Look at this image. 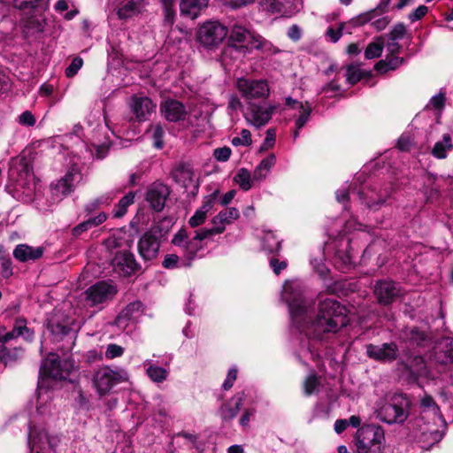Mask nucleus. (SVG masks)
I'll list each match as a JSON object with an SVG mask.
<instances>
[{
    "mask_svg": "<svg viewBox=\"0 0 453 453\" xmlns=\"http://www.w3.org/2000/svg\"><path fill=\"white\" fill-rule=\"evenodd\" d=\"M347 308L334 298L319 300L314 315L310 318L304 328V336L308 340L307 349L316 360L320 357L316 342H328L335 334L349 325Z\"/></svg>",
    "mask_w": 453,
    "mask_h": 453,
    "instance_id": "obj_1",
    "label": "nucleus"
},
{
    "mask_svg": "<svg viewBox=\"0 0 453 453\" xmlns=\"http://www.w3.org/2000/svg\"><path fill=\"white\" fill-rule=\"evenodd\" d=\"M227 29L226 42L221 52L224 59H236L244 57L253 50H262L267 43L260 35L251 32L237 23L233 24Z\"/></svg>",
    "mask_w": 453,
    "mask_h": 453,
    "instance_id": "obj_2",
    "label": "nucleus"
},
{
    "mask_svg": "<svg viewBox=\"0 0 453 453\" xmlns=\"http://www.w3.org/2000/svg\"><path fill=\"white\" fill-rule=\"evenodd\" d=\"M171 227V220L165 218L153 225L140 237L137 250L144 262L152 261L158 257L161 243L166 240Z\"/></svg>",
    "mask_w": 453,
    "mask_h": 453,
    "instance_id": "obj_3",
    "label": "nucleus"
},
{
    "mask_svg": "<svg viewBox=\"0 0 453 453\" xmlns=\"http://www.w3.org/2000/svg\"><path fill=\"white\" fill-rule=\"evenodd\" d=\"M71 366V363L67 359L61 360L58 356L51 354L44 360L40 368L38 394L40 395L42 390H48L50 380H65L69 375Z\"/></svg>",
    "mask_w": 453,
    "mask_h": 453,
    "instance_id": "obj_4",
    "label": "nucleus"
},
{
    "mask_svg": "<svg viewBox=\"0 0 453 453\" xmlns=\"http://www.w3.org/2000/svg\"><path fill=\"white\" fill-rule=\"evenodd\" d=\"M385 443L384 429L377 425L359 427L355 435L357 453H382Z\"/></svg>",
    "mask_w": 453,
    "mask_h": 453,
    "instance_id": "obj_5",
    "label": "nucleus"
},
{
    "mask_svg": "<svg viewBox=\"0 0 453 453\" xmlns=\"http://www.w3.org/2000/svg\"><path fill=\"white\" fill-rule=\"evenodd\" d=\"M228 29L219 21L208 20L203 22L196 30V40L203 47L213 50L223 42Z\"/></svg>",
    "mask_w": 453,
    "mask_h": 453,
    "instance_id": "obj_6",
    "label": "nucleus"
},
{
    "mask_svg": "<svg viewBox=\"0 0 453 453\" xmlns=\"http://www.w3.org/2000/svg\"><path fill=\"white\" fill-rule=\"evenodd\" d=\"M410 404V400L405 395H394L390 402L386 403L381 409V414L384 415L382 420L388 424H403L409 416L408 409Z\"/></svg>",
    "mask_w": 453,
    "mask_h": 453,
    "instance_id": "obj_7",
    "label": "nucleus"
},
{
    "mask_svg": "<svg viewBox=\"0 0 453 453\" xmlns=\"http://www.w3.org/2000/svg\"><path fill=\"white\" fill-rule=\"evenodd\" d=\"M171 193L172 190L168 185L157 180L147 187L144 200L153 212L158 213L164 211Z\"/></svg>",
    "mask_w": 453,
    "mask_h": 453,
    "instance_id": "obj_8",
    "label": "nucleus"
},
{
    "mask_svg": "<svg viewBox=\"0 0 453 453\" xmlns=\"http://www.w3.org/2000/svg\"><path fill=\"white\" fill-rule=\"evenodd\" d=\"M171 243L182 250L188 266L191 265L192 262L198 257V253L203 249V244L200 241L195 240V237L189 238L184 226L173 235Z\"/></svg>",
    "mask_w": 453,
    "mask_h": 453,
    "instance_id": "obj_9",
    "label": "nucleus"
},
{
    "mask_svg": "<svg viewBox=\"0 0 453 453\" xmlns=\"http://www.w3.org/2000/svg\"><path fill=\"white\" fill-rule=\"evenodd\" d=\"M366 356L380 364H392L398 360L400 351L395 342H383L376 345L369 343L365 345Z\"/></svg>",
    "mask_w": 453,
    "mask_h": 453,
    "instance_id": "obj_10",
    "label": "nucleus"
},
{
    "mask_svg": "<svg viewBox=\"0 0 453 453\" xmlns=\"http://www.w3.org/2000/svg\"><path fill=\"white\" fill-rule=\"evenodd\" d=\"M377 303L381 306H389L402 296L399 283L389 280H379L373 287Z\"/></svg>",
    "mask_w": 453,
    "mask_h": 453,
    "instance_id": "obj_11",
    "label": "nucleus"
},
{
    "mask_svg": "<svg viewBox=\"0 0 453 453\" xmlns=\"http://www.w3.org/2000/svg\"><path fill=\"white\" fill-rule=\"evenodd\" d=\"M73 321L61 310H54L47 319V328L57 341H62L73 331L72 328Z\"/></svg>",
    "mask_w": 453,
    "mask_h": 453,
    "instance_id": "obj_12",
    "label": "nucleus"
},
{
    "mask_svg": "<svg viewBox=\"0 0 453 453\" xmlns=\"http://www.w3.org/2000/svg\"><path fill=\"white\" fill-rule=\"evenodd\" d=\"M236 88L247 100L266 98L270 94L268 83L265 80L238 78Z\"/></svg>",
    "mask_w": 453,
    "mask_h": 453,
    "instance_id": "obj_13",
    "label": "nucleus"
},
{
    "mask_svg": "<svg viewBox=\"0 0 453 453\" xmlns=\"http://www.w3.org/2000/svg\"><path fill=\"white\" fill-rule=\"evenodd\" d=\"M49 0H30V35L42 38L46 26L45 12Z\"/></svg>",
    "mask_w": 453,
    "mask_h": 453,
    "instance_id": "obj_14",
    "label": "nucleus"
},
{
    "mask_svg": "<svg viewBox=\"0 0 453 453\" xmlns=\"http://www.w3.org/2000/svg\"><path fill=\"white\" fill-rule=\"evenodd\" d=\"M288 306L292 326L304 335V328L308 326L310 318L312 317L308 313L306 302L301 298H294L288 303Z\"/></svg>",
    "mask_w": 453,
    "mask_h": 453,
    "instance_id": "obj_15",
    "label": "nucleus"
},
{
    "mask_svg": "<svg viewBox=\"0 0 453 453\" xmlns=\"http://www.w3.org/2000/svg\"><path fill=\"white\" fill-rule=\"evenodd\" d=\"M111 265L125 276H131L142 268L134 253L128 250H118L111 259Z\"/></svg>",
    "mask_w": 453,
    "mask_h": 453,
    "instance_id": "obj_16",
    "label": "nucleus"
},
{
    "mask_svg": "<svg viewBox=\"0 0 453 453\" xmlns=\"http://www.w3.org/2000/svg\"><path fill=\"white\" fill-rule=\"evenodd\" d=\"M75 175L74 169L68 170L63 177L50 184L51 198L54 202L62 201L75 190Z\"/></svg>",
    "mask_w": 453,
    "mask_h": 453,
    "instance_id": "obj_17",
    "label": "nucleus"
},
{
    "mask_svg": "<svg viewBox=\"0 0 453 453\" xmlns=\"http://www.w3.org/2000/svg\"><path fill=\"white\" fill-rule=\"evenodd\" d=\"M115 286L102 280L90 286L86 291V299L90 302L91 306L103 303L111 299L117 294Z\"/></svg>",
    "mask_w": 453,
    "mask_h": 453,
    "instance_id": "obj_18",
    "label": "nucleus"
},
{
    "mask_svg": "<svg viewBox=\"0 0 453 453\" xmlns=\"http://www.w3.org/2000/svg\"><path fill=\"white\" fill-rule=\"evenodd\" d=\"M128 105L138 122L146 121L156 109V104L150 97L136 94L130 97Z\"/></svg>",
    "mask_w": 453,
    "mask_h": 453,
    "instance_id": "obj_19",
    "label": "nucleus"
},
{
    "mask_svg": "<svg viewBox=\"0 0 453 453\" xmlns=\"http://www.w3.org/2000/svg\"><path fill=\"white\" fill-rule=\"evenodd\" d=\"M122 380V376L119 373L109 368H104L96 372L94 382L98 394L100 395H104L109 393L115 385Z\"/></svg>",
    "mask_w": 453,
    "mask_h": 453,
    "instance_id": "obj_20",
    "label": "nucleus"
},
{
    "mask_svg": "<svg viewBox=\"0 0 453 453\" xmlns=\"http://www.w3.org/2000/svg\"><path fill=\"white\" fill-rule=\"evenodd\" d=\"M160 111L165 119L169 122L184 120L188 114L185 105L181 102L172 98L161 102Z\"/></svg>",
    "mask_w": 453,
    "mask_h": 453,
    "instance_id": "obj_21",
    "label": "nucleus"
},
{
    "mask_svg": "<svg viewBox=\"0 0 453 453\" xmlns=\"http://www.w3.org/2000/svg\"><path fill=\"white\" fill-rule=\"evenodd\" d=\"M430 358L441 365L453 364V340L445 339L437 342L433 347Z\"/></svg>",
    "mask_w": 453,
    "mask_h": 453,
    "instance_id": "obj_22",
    "label": "nucleus"
},
{
    "mask_svg": "<svg viewBox=\"0 0 453 453\" xmlns=\"http://www.w3.org/2000/svg\"><path fill=\"white\" fill-rule=\"evenodd\" d=\"M250 119H247L256 127H260L266 125L272 119L277 107L276 105H270L264 107L260 104L250 103L249 107Z\"/></svg>",
    "mask_w": 453,
    "mask_h": 453,
    "instance_id": "obj_23",
    "label": "nucleus"
},
{
    "mask_svg": "<svg viewBox=\"0 0 453 453\" xmlns=\"http://www.w3.org/2000/svg\"><path fill=\"white\" fill-rule=\"evenodd\" d=\"M244 396V392L237 393L220 405L218 413L224 423L232 421L237 416L243 403Z\"/></svg>",
    "mask_w": 453,
    "mask_h": 453,
    "instance_id": "obj_24",
    "label": "nucleus"
},
{
    "mask_svg": "<svg viewBox=\"0 0 453 453\" xmlns=\"http://www.w3.org/2000/svg\"><path fill=\"white\" fill-rule=\"evenodd\" d=\"M209 4V0H180V15L190 19H196L201 15Z\"/></svg>",
    "mask_w": 453,
    "mask_h": 453,
    "instance_id": "obj_25",
    "label": "nucleus"
},
{
    "mask_svg": "<svg viewBox=\"0 0 453 453\" xmlns=\"http://www.w3.org/2000/svg\"><path fill=\"white\" fill-rule=\"evenodd\" d=\"M406 342L411 347L426 348L432 344L431 334L418 326H412L405 332Z\"/></svg>",
    "mask_w": 453,
    "mask_h": 453,
    "instance_id": "obj_26",
    "label": "nucleus"
},
{
    "mask_svg": "<svg viewBox=\"0 0 453 453\" xmlns=\"http://www.w3.org/2000/svg\"><path fill=\"white\" fill-rule=\"evenodd\" d=\"M171 176L173 180L187 188L188 182L193 183L194 172L189 163L179 162L172 170Z\"/></svg>",
    "mask_w": 453,
    "mask_h": 453,
    "instance_id": "obj_27",
    "label": "nucleus"
},
{
    "mask_svg": "<svg viewBox=\"0 0 453 453\" xmlns=\"http://www.w3.org/2000/svg\"><path fill=\"white\" fill-rule=\"evenodd\" d=\"M107 219V215L104 212H100L97 216L89 218L88 219L78 224L72 229L73 237H79L82 233L88 229L103 224Z\"/></svg>",
    "mask_w": 453,
    "mask_h": 453,
    "instance_id": "obj_28",
    "label": "nucleus"
},
{
    "mask_svg": "<svg viewBox=\"0 0 453 453\" xmlns=\"http://www.w3.org/2000/svg\"><path fill=\"white\" fill-rule=\"evenodd\" d=\"M262 249L267 254L280 256L282 249V241L277 240L273 234H267L263 238Z\"/></svg>",
    "mask_w": 453,
    "mask_h": 453,
    "instance_id": "obj_29",
    "label": "nucleus"
},
{
    "mask_svg": "<svg viewBox=\"0 0 453 453\" xmlns=\"http://www.w3.org/2000/svg\"><path fill=\"white\" fill-rule=\"evenodd\" d=\"M453 149V144L451 142V137L449 134H443L442 141H438L435 142L433 150L432 155L439 159H443L447 157V151L451 150Z\"/></svg>",
    "mask_w": 453,
    "mask_h": 453,
    "instance_id": "obj_30",
    "label": "nucleus"
},
{
    "mask_svg": "<svg viewBox=\"0 0 453 453\" xmlns=\"http://www.w3.org/2000/svg\"><path fill=\"white\" fill-rule=\"evenodd\" d=\"M160 3L163 7V24L172 27L176 17L175 0H160Z\"/></svg>",
    "mask_w": 453,
    "mask_h": 453,
    "instance_id": "obj_31",
    "label": "nucleus"
},
{
    "mask_svg": "<svg viewBox=\"0 0 453 453\" xmlns=\"http://www.w3.org/2000/svg\"><path fill=\"white\" fill-rule=\"evenodd\" d=\"M397 369L401 372L402 377L405 378V380L409 384L417 383L419 380V374L417 371L410 365L409 361L401 360L397 362Z\"/></svg>",
    "mask_w": 453,
    "mask_h": 453,
    "instance_id": "obj_32",
    "label": "nucleus"
},
{
    "mask_svg": "<svg viewBox=\"0 0 453 453\" xmlns=\"http://www.w3.org/2000/svg\"><path fill=\"white\" fill-rule=\"evenodd\" d=\"M135 193L133 191L125 195L113 209V217L119 219L122 218L127 211V208L134 203Z\"/></svg>",
    "mask_w": 453,
    "mask_h": 453,
    "instance_id": "obj_33",
    "label": "nucleus"
},
{
    "mask_svg": "<svg viewBox=\"0 0 453 453\" xmlns=\"http://www.w3.org/2000/svg\"><path fill=\"white\" fill-rule=\"evenodd\" d=\"M239 217V211L234 207H231L219 211L214 218H212L211 223L213 225L230 224L232 219H237Z\"/></svg>",
    "mask_w": 453,
    "mask_h": 453,
    "instance_id": "obj_34",
    "label": "nucleus"
},
{
    "mask_svg": "<svg viewBox=\"0 0 453 453\" xmlns=\"http://www.w3.org/2000/svg\"><path fill=\"white\" fill-rule=\"evenodd\" d=\"M142 303L141 301H134L128 303L118 315L119 319L132 320L136 318L142 309Z\"/></svg>",
    "mask_w": 453,
    "mask_h": 453,
    "instance_id": "obj_35",
    "label": "nucleus"
},
{
    "mask_svg": "<svg viewBox=\"0 0 453 453\" xmlns=\"http://www.w3.org/2000/svg\"><path fill=\"white\" fill-rule=\"evenodd\" d=\"M376 16V10H370L368 12L357 15V17L352 18L346 23L348 28L351 30L352 28L365 26V24L372 20Z\"/></svg>",
    "mask_w": 453,
    "mask_h": 453,
    "instance_id": "obj_36",
    "label": "nucleus"
},
{
    "mask_svg": "<svg viewBox=\"0 0 453 453\" xmlns=\"http://www.w3.org/2000/svg\"><path fill=\"white\" fill-rule=\"evenodd\" d=\"M384 49L383 38L378 37L375 42L368 43L365 50V58L366 59L378 58L381 56Z\"/></svg>",
    "mask_w": 453,
    "mask_h": 453,
    "instance_id": "obj_37",
    "label": "nucleus"
},
{
    "mask_svg": "<svg viewBox=\"0 0 453 453\" xmlns=\"http://www.w3.org/2000/svg\"><path fill=\"white\" fill-rule=\"evenodd\" d=\"M139 13L137 4L134 0L127 1L118 9L117 14L119 19L127 20Z\"/></svg>",
    "mask_w": 453,
    "mask_h": 453,
    "instance_id": "obj_38",
    "label": "nucleus"
},
{
    "mask_svg": "<svg viewBox=\"0 0 453 453\" xmlns=\"http://www.w3.org/2000/svg\"><path fill=\"white\" fill-rule=\"evenodd\" d=\"M11 171L12 173L16 172L19 176H24L25 178L27 176L28 159L24 153L12 159Z\"/></svg>",
    "mask_w": 453,
    "mask_h": 453,
    "instance_id": "obj_39",
    "label": "nucleus"
},
{
    "mask_svg": "<svg viewBox=\"0 0 453 453\" xmlns=\"http://www.w3.org/2000/svg\"><path fill=\"white\" fill-rule=\"evenodd\" d=\"M346 70V81L348 84L354 86L357 82H359L361 78V69L359 68V64L355 65L354 63L349 64L345 66Z\"/></svg>",
    "mask_w": 453,
    "mask_h": 453,
    "instance_id": "obj_40",
    "label": "nucleus"
},
{
    "mask_svg": "<svg viewBox=\"0 0 453 453\" xmlns=\"http://www.w3.org/2000/svg\"><path fill=\"white\" fill-rule=\"evenodd\" d=\"M320 385L319 377L316 372L308 375L303 381V393L306 396H310L315 393Z\"/></svg>",
    "mask_w": 453,
    "mask_h": 453,
    "instance_id": "obj_41",
    "label": "nucleus"
},
{
    "mask_svg": "<svg viewBox=\"0 0 453 453\" xmlns=\"http://www.w3.org/2000/svg\"><path fill=\"white\" fill-rule=\"evenodd\" d=\"M343 31H345L347 34H349V35L352 34V31L348 28L347 23L341 22L339 24L338 28H336V29L334 28L333 27H328L326 31V35L330 38V41L332 42L335 43L341 39Z\"/></svg>",
    "mask_w": 453,
    "mask_h": 453,
    "instance_id": "obj_42",
    "label": "nucleus"
},
{
    "mask_svg": "<svg viewBox=\"0 0 453 453\" xmlns=\"http://www.w3.org/2000/svg\"><path fill=\"white\" fill-rule=\"evenodd\" d=\"M250 179V173L246 168H241L234 178V181L238 183L240 188L244 191H248L251 188Z\"/></svg>",
    "mask_w": 453,
    "mask_h": 453,
    "instance_id": "obj_43",
    "label": "nucleus"
},
{
    "mask_svg": "<svg viewBox=\"0 0 453 453\" xmlns=\"http://www.w3.org/2000/svg\"><path fill=\"white\" fill-rule=\"evenodd\" d=\"M298 110H300V115L296 120V127L297 129H301L305 126V124L309 120L312 109L309 102L306 101L303 104V107L298 108Z\"/></svg>",
    "mask_w": 453,
    "mask_h": 453,
    "instance_id": "obj_44",
    "label": "nucleus"
},
{
    "mask_svg": "<svg viewBox=\"0 0 453 453\" xmlns=\"http://www.w3.org/2000/svg\"><path fill=\"white\" fill-rule=\"evenodd\" d=\"M259 4L265 11L271 13H280L284 7L283 0H259Z\"/></svg>",
    "mask_w": 453,
    "mask_h": 453,
    "instance_id": "obj_45",
    "label": "nucleus"
},
{
    "mask_svg": "<svg viewBox=\"0 0 453 453\" xmlns=\"http://www.w3.org/2000/svg\"><path fill=\"white\" fill-rule=\"evenodd\" d=\"M148 376L155 382H162L166 379L167 372L165 368L150 365L147 369Z\"/></svg>",
    "mask_w": 453,
    "mask_h": 453,
    "instance_id": "obj_46",
    "label": "nucleus"
},
{
    "mask_svg": "<svg viewBox=\"0 0 453 453\" xmlns=\"http://www.w3.org/2000/svg\"><path fill=\"white\" fill-rule=\"evenodd\" d=\"M405 356L407 357V360L409 361L410 365H411V366L420 375V372L426 367L424 357L421 355H411L410 350L405 351Z\"/></svg>",
    "mask_w": 453,
    "mask_h": 453,
    "instance_id": "obj_47",
    "label": "nucleus"
},
{
    "mask_svg": "<svg viewBox=\"0 0 453 453\" xmlns=\"http://www.w3.org/2000/svg\"><path fill=\"white\" fill-rule=\"evenodd\" d=\"M164 136H165V130L161 124H157L155 126L153 129L152 134V139H153V147L157 150L163 149L165 142H164Z\"/></svg>",
    "mask_w": 453,
    "mask_h": 453,
    "instance_id": "obj_48",
    "label": "nucleus"
},
{
    "mask_svg": "<svg viewBox=\"0 0 453 453\" xmlns=\"http://www.w3.org/2000/svg\"><path fill=\"white\" fill-rule=\"evenodd\" d=\"M406 35V26L403 22L395 25L390 32L387 35L390 41L401 40Z\"/></svg>",
    "mask_w": 453,
    "mask_h": 453,
    "instance_id": "obj_49",
    "label": "nucleus"
},
{
    "mask_svg": "<svg viewBox=\"0 0 453 453\" xmlns=\"http://www.w3.org/2000/svg\"><path fill=\"white\" fill-rule=\"evenodd\" d=\"M276 131L274 128H269L266 131V136L259 148V152H265L272 149L275 144Z\"/></svg>",
    "mask_w": 453,
    "mask_h": 453,
    "instance_id": "obj_50",
    "label": "nucleus"
},
{
    "mask_svg": "<svg viewBox=\"0 0 453 453\" xmlns=\"http://www.w3.org/2000/svg\"><path fill=\"white\" fill-rule=\"evenodd\" d=\"M231 143L233 146H250L252 143L251 133L248 129L241 131V137L235 136L232 139Z\"/></svg>",
    "mask_w": 453,
    "mask_h": 453,
    "instance_id": "obj_51",
    "label": "nucleus"
},
{
    "mask_svg": "<svg viewBox=\"0 0 453 453\" xmlns=\"http://www.w3.org/2000/svg\"><path fill=\"white\" fill-rule=\"evenodd\" d=\"M83 65V59L81 57H75L71 64L66 67L65 73L67 78L74 77Z\"/></svg>",
    "mask_w": 453,
    "mask_h": 453,
    "instance_id": "obj_52",
    "label": "nucleus"
},
{
    "mask_svg": "<svg viewBox=\"0 0 453 453\" xmlns=\"http://www.w3.org/2000/svg\"><path fill=\"white\" fill-rule=\"evenodd\" d=\"M219 195V190L216 189L209 196H206L203 198L202 205L198 208L204 211V213H208L214 206L215 201Z\"/></svg>",
    "mask_w": 453,
    "mask_h": 453,
    "instance_id": "obj_53",
    "label": "nucleus"
},
{
    "mask_svg": "<svg viewBox=\"0 0 453 453\" xmlns=\"http://www.w3.org/2000/svg\"><path fill=\"white\" fill-rule=\"evenodd\" d=\"M390 197V193L385 190L384 194H380L377 200H369L366 202V206L373 211L379 210L381 206L387 203L388 199Z\"/></svg>",
    "mask_w": 453,
    "mask_h": 453,
    "instance_id": "obj_54",
    "label": "nucleus"
},
{
    "mask_svg": "<svg viewBox=\"0 0 453 453\" xmlns=\"http://www.w3.org/2000/svg\"><path fill=\"white\" fill-rule=\"evenodd\" d=\"M207 219V214L203 211L197 209L194 215L188 219V225L193 227L202 226Z\"/></svg>",
    "mask_w": 453,
    "mask_h": 453,
    "instance_id": "obj_55",
    "label": "nucleus"
},
{
    "mask_svg": "<svg viewBox=\"0 0 453 453\" xmlns=\"http://www.w3.org/2000/svg\"><path fill=\"white\" fill-rule=\"evenodd\" d=\"M176 436L187 439L192 444V448L197 450L202 449V444L198 441V436L196 434L186 431H180L176 434Z\"/></svg>",
    "mask_w": 453,
    "mask_h": 453,
    "instance_id": "obj_56",
    "label": "nucleus"
},
{
    "mask_svg": "<svg viewBox=\"0 0 453 453\" xmlns=\"http://www.w3.org/2000/svg\"><path fill=\"white\" fill-rule=\"evenodd\" d=\"M420 407L424 409H432L433 412L436 414L440 412V407L434 401L432 395H426L420 402Z\"/></svg>",
    "mask_w": 453,
    "mask_h": 453,
    "instance_id": "obj_57",
    "label": "nucleus"
},
{
    "mask_svg": "<svg viewBox=\"0 0 453 453\" xmlns=\"http://www.w3.org/2000/svg\"><path fill=\"white\" fill-rule=\"evenodd\" d=\"M124 353V348L115 344L111 343L107 346L106 351H105V357L109 359H112L115 357H119Z\"/></svg>",
    "mask_w": 453,
    "mask_h": 453,
    "instance_id": "obj_58",
    "label": "nucleus"
},
{
    "mask_svg": "<svg viewBox=\"0 0 453 453\" xmlns=\"http://www.w3.org/2000/svg\"><path fill=\"white\" fill-rule=\"evenodd\" d=\"M428 12V7L426 5H419L413 12L409 13L408 19L411 23L422 19Z\"/></svg>",
    "mask_w": 453,
    "mask_h": 453,
    "instance_id": "obj_59",
    "label": "nucleus"
},
{
    "mask_svg": "<svg viewBox=\"0 0 453 453\" xmlns=\"http://www.w3.org/2000/svg\"><path fill=\"white\" fill-rule=\"evenodd\" d=\"M278 256H273L270 260H269V265L270 267L273 269V273L276 274V275H280V273L287 268L288 266V262L286 260H283V261H280L278 258H277Z\"/></svg>",
    "mask_w": 453,
    "mask_h": 453,
    "instance_id": "obj_60",
    "label": "nucleus"
},
{
    "mask_svg": "<svg viewBox=\"0 0 453 453\" xmlns=\"http://www.w3.org/2000/svg\"><path fill=\"white\" fill-rule=\"evenodd\" d=\"M226 7L230 8L231 10H236L242 8L243 6L248 5L249 4L253 3L255 0H218Z\"/></svg>",
    "mask_w": 453,
    "mask_h": 453,
    "instance_id": "obj_61",
    "label": "nucleus"
},
{
    "mask_svg": "<svg viewBox=\"0 0 453 453\" xmlns=\"http://www.w3.org/2000/svg\"><path fill=\"white\" fill-rule=\"evenodd\" d=\"M13 257L20 262L28 260V246L26 244L18 245L13 250Z\"/></svg>",
    "mask_w": 453,
    "mask_h": 453,
    "instance_id": "obj_62",
    "label": "nucleus"
},
{
    "mask_svg": "<svg viewBox=\"0 0 453 453\" xmlns=\"http://www.w3.org/2000/svg\"><path fill=\"white\" fill-rule=\"evenodd\" d=\"M232 150L229 147L217 148L214 150V157L220 162H226L229 159Z\"/></svg>",
    "mask_w": 453,
    "mask_h": 453,
    "instance_id": "obj_63",
    "label": "nucleus"
},
{
    "mask_svg": "<svg viewBox=\"0 0 453 453\" xmlns=\"http://www.w3.org/2000/svg\"><path fill=\"white\" fill-rule=\"evenodd\" d=\"M179 260L178 255L167 254L162 262V266L165 269H173L177 267Z\"/></svg>",
    "mask_w": 453,
    "mask_h": 453,
    "instance_id": "obj_64",
    "label": "nucleus"
}]
</instances>
